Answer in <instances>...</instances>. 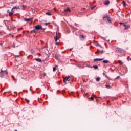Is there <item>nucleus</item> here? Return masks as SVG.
Segmentation results:
<instances>
[{
  "mask_svg": "<svg viewBox=\"0 0 131 131\" xmlns=\"http://www.w3.org/2000/svg\"><path fill=\"white\" fill-rule=\"evenodd\" d=\"M103 18V20H105L106 22H109L110 23H111V18H110L109 15H105Z\"/></svg>",
  "mask_w": 131,
  "mask_h": 131,
  "instance_id": "nucleus-1",
  "label": "nucleus"
},
{
  "mask_svg": "<svg viewBox=\"0 0 131 131\" xmlns=\"http://www.w3.org/2000/svg\"><path fill=\"white\" fill-rule=\"evenodd\" d=\"M34 28L36 30H42V26L40 25H38L34 27Z\"/></svg>",
  "mask_w": 131,
  "mask_h": 131,
  "instance_id": "nucleus-2",
  "label": "nucleus"
},
{
  "mask_svg": "<svg viewBox=\"0 0 131 131\" xmlns=\"http://www.w3.org/2000/svg\"><path fill=\"white\" fill-rule=\"evenodd\" d=\"M60 37L61 36H60L59 34H58V32H56V36L54 37L56 42H57V41L60 39Z\"/></svg>",
  "mask_w": 131,
  "mask_h": 131,
  "instance_id": "nucleus-3",
  "label": "nucleus"
},
{
  "mask_svg": "<svg viewBox=\"0 0 131 131\" xmlns=\"http://www.w3.org/2000/svg\"><path fill=\"white\" fill-rule=\"evenodd\" d=\"M123 26H124V27H125V28H124L125 30L128 29V28H130V25H126L125 24H123Z\"/></svg>",
  "mask_w": 131,
  "mask_h": 131,
  "instance_id": "nucleus-4",
  "label": "nucleus"
},
{
  "mask_svg": "<svg viewBox=\"0 0 131 131\" xmlns=\"http://www.w3.org/2000/svg\"><path fill=\"white\" fill-rule=\"evenodd\" d=\"M5 72H6V71L1 70V71L0 72L1 77H4V76L5 75Z\"/></svg>",
  "mask_w": 131,
  "mask_h": 131,
  "instance_id": "nucleus-5",
  "label": "nucleus"
},
{
  "mask_svg": "<svg viewBox=\"0 0 131 131\" xmlns=\"http://www.w3.org/2000/svg\"><path fill=\"white\" fill-rule=\"evenodd\" d=\"M118 52H120V53H123V52H125V51H124V50L122 49V48L118 49Z\"/></svg>",
  "mask_w": 131,
  "mask_h": 131,
  "instance_id": "nucleus-6",
  "label": "nucleus"
},
{
  "mask_svg": "<svg viewBox=\"0 0 131 131\" xmlns=\"http://www.w3.org/2000/svg\"><path fill=\"white\" fill-rule=\"evenodd\" d=\"M70 78V77H66L63 80V82L66 83V81H68V80Z\"/></svg>",
  "mask_w": 131,
  "mask_h": 131,
  "instance_id": "nucleus-7",
  "label": "nucleus"
},
{
  "mask_svg": "<svg viewBox=\"0 0 131 131\" xmlns=\"http://www.w3.org/2000/svg\"><path fill=\"white\" fill-rule=\"evenodd\" d=\"M104 60V58H96L94 59V61H103Z\"/></svg>",
  "mask_w": 131,
  "mask_h": 131,
  "instance_id": "nucleus-8",
  "label": "nucleus"
},
{
  "mask_svg": "<svg viewBox=\"0 0 131 131\" xmlns=\"http://www.w3.org/2000/svg\"><path fill=\"white\" fill-rule=\"evenodd\" d=\"M80 38L81 39V40H84V36L83 35H80Z\"/></svg>",
  "mask_w": 131,
  "mask_h": 131,
  "instance_id": "nucleus-9",
  "label": "nucleus"
},
{
  "mask_svg": "<svg viewBox=\"0 0 131 131\" xmlns=\"http://www.w3.org/2000/svg\"><path fill=\"white\" fill-rule=\"evenodd\" d=\"M109 4H110V1H109V0H107L104 2V5H105L106 6H108Z\"/></svg>",
  "mask_w": 131,
  "mask_h": 131,
  "instance_id": "nucleus-10",
  "label": "nucleus"
},
{
  "mask_svg": "<svg viewBox=\"0 0 131 131\" xmlns=\"http://www.w3.org/2000/svg\"><path fill=\"white\" fill-rule=\"evenodd\" d=\"M31 20H32V18H25L26 22H29V21H31Z\"/></svg>",
  "mask_w": 131,
  "mask_h": 131,
  "instance_id": "nucleus-11",
  "label": "nucleus"
},
{
  "mask_svg": "<svg viewBox=\"0 0 131 131\" xmlns=\"http://www.w3.org/2000/svg\"><path fill=\"white\" fill-rule=\"evenodd\" d=\"M36 62H38L39 63H40L41 62V59L40 58H36Z\"/></svg>",
  "mask_w": 131,
  "mask_h": 131,
  "instance_id": "nucleus-12",
  "label": "nucleus"
},
{
  "mask_svg": "<svg viewBox=\"0 0 131 131\" xmlns=\"http://www.w3.org/2000/svg\"><path fill=\"white\" fill-rule=\"evenodd\" d=\"M15 9L20 10V7L19 6H15L14 7L12 8V10H14Z\"/></svg>",
  "mask_w": 131,
  "mask_h": 131,
  "instance_id": "nucleus-13",
  "label": "nucleus"
},
{
  "mask_svg": "<svg viewBox=\"0 0 131 131\" xmlns=\"http://www.w3.org/2000/svg\"><path fill=\"white\" fill-rule=\"evenodd\" d=\"M98 53H100L101 54L103 53V50L99 51V49L97 50V52H95V54H97Z\"/></svg>",
  "mask_w": 131,
  "mask_h": 131,
  "instance_id": "nucleus-14",
  "label": "nucleus"
},
{
  "mask_svg": "<svg viewBox=\"0 0 131 131\" xmlns=\"http://www.w3.org/2000/svg\"><path fill=\"white\" fill-rule=\"evenodd\" d=\"M35 32H36V30L35 29L30 31V33H35Z\"/></svg>",
  "mask_w": 131,
  "mask_h": 131,
  "instance_id": "nucleus-15",
  "label": "nucleus"
},
{
  "mask_svg": "<svg viewBox=\"0 0 131 131\" xmlns=\"http://www.w3.org/2000/svg\"><path fill=\"white\" fill-rule=\"evenodd\" d=\"M64 12H71V10L69 8H68L66 9H64Z\"/></svg>",
  "mask_w": 131,
  "mask_h": 131,
  "instance_id": "nucleus-16",
  "label": "nucleus"
},
{
  "mask_svg": "<svg viewBox=\"0 0 131 131\" xmlns=\"http://www.w3.org/2000/svg\"><path fill=\"white\" fill-rule=\"evenodd\" d=\"M108 62H109V61H108L107 60H104L103 61V63L104 64H108Z\"/></svg>",
  "mask_w": 131,
  "mask_h": 131,
  "instance_id": "nucleus-17",
  "label": "nucleus"
},
{
  "mask_svg": "<svg viewBox=\"0 0 131 131\" xmlns=\"http://www.w3.org/2000/svg\"><path fill=\"white\" fill-rule=\"evenodd\" d=\"M122 4H123L124 7H125L126 6V3H125L124 1H123Z\"/></svg>",
  "mask_w": 131,
  "mask_h": 131,
  "instance_id": "nucleus-18",
  "label": "nucleus"
},
{
  "mask_svg": "<svg viewBox=\"0 0 131 131\" xmlns=\"http://www.w3.org/2000/svg\"><path fill=\"white\" fill-rule=\"evenodd\" d=\"M118 63H119L120 64V65H122L123 64V63L122 62V61H121V60H119L118 61Z\"/></svg>",
  "mask_w": 131,
  "mask_h": 131,
  "instance_id": "nucleus-19",
  "label": "nucleus"
},
{
  "mask_svg": "<svg viewBox=\"0 0 131 131\" xmlns=\"http://www.w3.org/2000/svg\"><path fill=\"white\" fill-rule=\"evenodd\" d=\"M46 15H48V16H52V14H51L49 12H46Z\"/></svg>",
  "mask_w": 131,
  "mask_h": 131,
  "instance_id": "nucleus-20",
  "label": "nucleus"
},
{
  "mask_svg": "<svg viewBox=\"0 0 131 131\" xmlns=\"http://www.w3.org/2000/svg\"><path fill=\"white\" fill-rule=\"evenodd\" d=\"M93 68H94V69H98V66H93Z\"/></svg>",
  "mask_w": 131,
  "mask_h": 131,
  "instance_id": "nucleus-21",
  "label": "nucleus"
},
{
  "mask_svg": "<svg viewBox=\"0 0 131 131\" xmlns=\"http://www.w3.org/2000/svg\"><path fill=\"white\" fill-rule=\"evenodd\" d=\"M100 79H101V78H100V77H97L96 78V81H100Z\"/></svg>",
  "mask_w": 131,
  "mask_h": 131,
  "instance_id": "nucleus-22",
  "label": "nucleus"
},
{
  "mask_svg": "<svg viewBox=\"0 0 131 131\" xmlns=\"http://www.w3.org/2000/svg\"><path fill=\"white\" fill-rule=\"evenodd\" d=\"M53 72H55V71H56V67H54L53 68Z\"/></svg>",
  "mask_w": 131,
  "mask_h": 131,
  "instance_id": "nucleus-23",
  "label": "nucleus"
},
{
  "mask_svg": "<svg viewBox=\"0 0 131 131\" xmlns=\"http://www.w3.org/2000/svg\"><path fill=\"white\" fill-rule=\"evenodd\" d=\"M105 86H106V88H107V89H111V86H110V85H106Z\"/></svg>",
  "mask_w": 131,
  "mask_h": 131,
  "instance_id": "nucleus-24",
  "label": "nucleus"
},
{
  "mask_svg": "<svg viewBox=\"0 0 131 131\" xmlns=\"http://www.w3.org/2000/svg\"><path fill=\"white\" fill-rule=\"evenodd\" d=\"M49 24H51V23H45L46 26H48V25H49Z\"/></svg>",
  "mask_w": 131,
  "mask_h": 131,
  "instance_id": "nucleus-25",
  "label": "nucleus"
},
{
  "mask_svg": "<svg viewBox=\"0 0 131 131\" xmlns=\"http://www.w3.org/2000/svg\"><path fill=\"white\" fill-rule=\"evenodd\" d=\"M12 15H13V12H10L9 13V17H11V16H12Z\"/></svg>",
  "mask_w": 131,
  "mask_h": 131,
  "instance_id": "nucleus-26",
  "label": "nucleus"
},
{
  "mask_svg": "<svg viewBox=\"0 0 131 131\" xmlns=\"http://www.w3.org/2000/svg\"><path fill=\"white\" fill-rule=\"evenodd\" d=\"M90 99L91 100H92V101H94V97H91L90 98Z\"/></svg>",
  "mask_w": 131,
  "mask_h": 131,
  "instance_id": "nucleus-27",
  "label": "nucleus"
},
{
  "mask_svg": "<svg viewBox=\"0 0 131 131\" xmlns=\"http://www.w3.org/2000/svg\"><path fill=\"white\" fill-rule=\"evenodd\" d=\"M12 77L13 80H16V79H15V77H14V76H12Z\"/></svg>",
  "mask_w": 131,
  "mask_h": 131,
  "instance_id": "nucleus-28",
  "label": "nucleus"
},
{
  "mask_svg": "<svg viewBox=\"0 0 131 131\" xmlns=\"http://www.w3.org/2000/svg\"><path fill=\"white\" fill-rule=\"evenodd\" d=\"M95 7H96V6H94L91 7V10H93L94 8H95Z\"/></svg>",
  "mask_w": 131,
  "mask_h": 131,
  "instance_id": "nucleus-29",
  "label": "nucleus"
},
{
  "mask_svg": "<svg viewBox=\"0 0 131 131\" xmlns=\"http://www.w3.org/2000/svg\"><path fill=\"white\" fill-rule=\"evenodd\" d=\"M26 101H27V103H29V100L26 99Z\"/></svg>",
  "mask_w": 131,
  "mask_h": 131,
  "instance_id": "nucleus-30",
  "label": "nucleus"
},
{
  "mask_svg": "<svg viewBox=\"0 0 131 131\" xmlns=\"http://www.w3.org/2000/svg\"><path fill=\"white\" fill-rule=\"evenodd\" d=\"M97 47H101V45H100L99 43H97Z\"/></svg>",
  "mask_w": 131,
  "mask_h": 131,
  "instance_id": "nucleus-31",
  "label": "nucleus"
},
{
  "mask_svg": "<svg viewBox=\"0 0 131 131\" xmlns=\"http://www.w3.org/2000/svg\"><path fill=\"white\" fill-rule=\"evenodd\" d=\"M120 76H118L115 79H118V78H120Z\"/></svg>",
  "mask_w": 131,
  "mask_h": 131,
  "instance_id": "nucleus-32",
  "label": "nucleus"
},
{
  "mask_svg": "<svg viewBox=\"0 0 131 131\" xmlns=\"http://www.w3.org/2000/svg\"><path fill=\"white\" fill-rule=\"evenodd\" d=\"M33 52H34V51H33V50H31V52L32 53V54H33Z\"/></svg>",
  "mask_w": 131,
  "mask_h": 131,
  "instance_id": "nucleus-33",
  "label": "nucleus"
},
{
  "mask_svg": "<svg viewBox=\"0 0 131 131\" xmlns=\"http://www.w3.org/2000/svg\"><path fill=\"white\" fill-rule=\"evenodd\" d=\"M46 75H47V74L44 73V74H43V76H46Z\"/></svg>",
  "mask_w": 131,
  "mask_h": 131,
  "instance_id": "nucleus-34",
  "label": "nucleus"
},
{
  "mask_svg": "<svg viewBox=\"0 0 131 131\" xmlns=\"http://www.w3.org/2000/svg\"><path fill=\"white\" fill-rule=\"evenodd\" d=\"M14 9H13V8H12V9H11V12H14V10H13Z\"/></svg>",
  "mask_w": 131,
  "mask_h": 131,
  "instance_id": "nucleus-35",
  "label": "nucleus"
},
{
  "mask_svg": "<svg viewBox=\"0 0 131 131\" xmlns=\"http://www.w3.org/2000/svg\"><path fill=\"white\" fill-rule=\"evenodd\" d=\"M120 24L121 25V24H124L123 23H120Z\"/></svg>",
  "mask_w": 131,
  "mask_h": 131,
  "instance_id": "nucleus-36",
  "label": "nucleus"
},
{
  "mask_svg": "<svg viewBox=\"0 0 131 131\" xmlns=\"http://www.w3.org/2000/svg\"><path fill=\"white\" fill-rule=\"evenodd\" d=\"M54 10H55V11H56V10H57V9H56L55 8H54Z\"/></svg>",
  "mask_w": 131,
  "mask_h": 131,
  "instance_id": "nucleus-37",
  "label": "nucleus"
},
{
  "mask_svg": "<svg viewBox=\"0 0 131 131\" xmlns=\"http://www.w3.org/2000/svg\"><path fill=\"white\" fill-rule=\"evenodd\" d=\"M9 12H10V10H7V13H9Z\"/></svg>",
  "mask_w": 131,
  "mask_h": 131,
  "instance_id": "nucleus-38",
  "label": "nucleus"
},
{
  "mask_svg": "<svg viewBox=\"0 0 131 131\" xmlns=\"http://www.w3.org/2000/svg\"><path fill=\"white\" fill-rule=\"evenodd\" d=\"M23 8H25V5H23Z\"/></svg>",
  "mask_w": 131,
  "mask_h": 131,
  "instance_id": "nucleus-39",
  "label": "nucleus"
},
{
  "mask_svg": "<svg viewBox=\"0 0 131 131\" xmlns=\"http://www.w3.org/2000/svg\"><path fill=\"white\" fill-rule=\"evenodd\" d=\"M16 57H19V55H17V56H16Z\"/></svg>",
  "mask_w": 131,
  "mask_h": 131,
  "instance_id": "nucleus-40",
  "label": "nucleus"
},
{
  "mask_svg": "<svg viewBox=\"0 0 131 131\" xmlns=\"http://www.w3.org/2000/svg\"><path fill=\"white\" fill-rule=\"evenodd\" d=\"M93 96H94V97H95V95H93Z\"/></svg>",
  "mask_w": 131,
  "mask_h": 131,
  "instance_id": "nucleus-41",
  "label": "nucleus"
},
{
  "mask_svg": "<svg viewBox=\"0 0 131 131\" xmlns=\"http://www.w3.org/2000/svg\"><path fill=\"white\" fill-rule=\"evenodd\" d=\"M110 101H107V103H109Z\"/></svg>",
  "mask_w": 131,
  "mask_h": 131,
  "instance_id": "nucleus-42",
  "label": "nucleus"
},
{
  "mask_svg": "<svg viewBox=\"0 0 131 131\" xmlns=\"http://www.w3.org/2000/svg\"><path fill=\"white\" fill-rule=\"evenodd\" d=\"M15 82H17V81H15Z\"/></svg>",
  "mask_w": 131,
  "mask_h": 131,
  "instance_id": "nucleus-43",
  "label": "nucleus"
},
{
  "mask_svg": "<svg viewBox=\"0 0 131 131\" xmlns=\"http://www.w3.org/2000/svg\"><path fill=\"white\" fill-rule=\"evenodd\" d=\"M15 131H17V130H15Z\"/></svg>",
  "mask_w": 131,
  "mask_h": 131,
  "instance_id": "nucleus-44",
  "label": "nucleus"
},
{
  "mask_svg": "<svg viewBox=\"0 0 131 131\" xmlns=\"http://www.w3.org/2000/svg\"><path fill=\"white\" fill-rule=\"evenodd\" d=\"M98 98H101V97H98Z\"/></svg>",
  "mask_w": 131,
  "mask_h": 131,
  "instance_id": "nucleus-45",
  "label": "nucleus"
},
{
  "mask_svg": "<svg viewBox=\"0 0 131 131\" xmlns=\"http://www.w3.org/2000/svg\"><path fill=\"white\" fill-rule=\"evenodd\" d=\"M130 61H131V58L130 59Z\"/></svg>",
  "mask_w": 131,
  "mask_h": 131,
  "instance_id": "nucleus-46",
  "label": "nucleus"
}]
</instances>
